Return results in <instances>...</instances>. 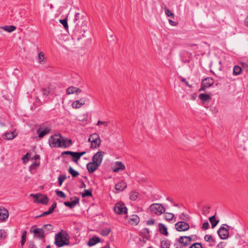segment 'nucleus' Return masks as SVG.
I'll return each instance as SVG.
<instances>
[{
  "label": "nucleus",
  "mask_w": 248,
  "mask_h": 248,
  "mask_svg": "<svg viewBox=\"0 0 248 248\" xmlns=\"http://www.w3.org/2000/svg\"><path fill=\"white\" fill-rule=\"evenodd\" d=\"M75 30L82 31L85 33L87 30V21L86 18L78 13L76 14L74 19Z\"/></svg>",
  "instance_id": "obj_1"
},
{
  "label": "nucleus",
  "mask_w": 248,
  "mask_h": 248,
  "mask_svg": "<svg viewBox=\"0 0 248 248\" xmlns=\"http://www.w3.org/2000/svg\"><path fill=\"white\" fill-rule=\"evenodd\" d=\"M67 234L65 232L61 231L56 234L55 237V244L58 247H62L69 244V240L67 238Z\"/></svg>",
  "instance_id": "obj_2"
},
{
  "label": "nucleus",
  "mask_w": 248,
  "mask_h": 248,
  "mask_svg": "<svg viewBox=\"0 0 248 248\" xmlns=\"http://www.w3.org/2000/svg\"><path fill=\"white\" fill-rule=\"evenodd\" d=\"M150 211L154 214L160 216L165 213V208L160 203H153L150 207Z\"/></svg>",
  "instance_id": "obj_3"
},
{
  "label": "nucleus",
  "mask_w": 248,
  "mask_h": 248,
  "mask_svg": "<svg viewBox=\"0 0 248 248\" xmlns=\"http://www.w3.org/2000/svg\"><path fill=\"white\" fill-rule=\"evenodd\" d=\"M88 141L91 142L92 148H97L101 144V140L99 135L96 133L91 134L88 139Z\"/></svg>",
  "instance_id": "obj_4"
},
{
  "label": "nucleus",
  "mask_w": 248,
  "mask_h": 248,
  "mask_svg": "<svg viewBox=\"0 0 248 248\" xmlns=\"http://www.w3.org/2000/svg\"><path fill=\"white\" fill-rule=\"evenodd\" d=\"M30 196L33 198L34 202L35 203L46 205L48 202V198L45 195L42 194H31Z\"/></svg>",
  "instance_id": "obj_5"
},
{
  "label": "nucleus",
  "mask_w": 248,
  "mask_h": 248,
  "mask_svg": "<svg viewBox=\"0 0 248 248\" xmlns=\"http://www.w3.org/2000/svg\"><path fill=\"white\" fill-rule=\"evenodd\" d=\"M61 135L60 134H55L51 136L49 140V144L52 147H59V144H61Z\"/></svg>",
  "instance_id": "obj_6"
},
{
  "label": "nucleus",
  "mask_w": 248,
  "mask_h": 248,
  "mask_svg": "<svg viewBox=\"0 0 248 248\" xmlns=\"http://www.w3.org/2000/svg\"><path fill=\"white\" fill-rule=\"evenodd\" d=\"M229 226L226 224H223L217 231V233L221 239H226L229 237Z\"/></svg>",
  "instance_id": "obj_7"
},
{
  "label": "nucleus",
  "mask_w": 248,
  "mask_h": 248,
  "mask_svg": "<svg viewBox=\"0 0 248 248\" xmlns=\"http://www.w3.org/2000/svg\"><path fill=\"white\" fill-rule=\"evenodd\" d=\"M114 210L118 214H122L126 213L127 209L124 203L119 202L116 204Z\"/></svg>",
  "instance_id": "obj_8"
},
{
  "label": "nucleus",
  "mask_w": 248,
  "mask_h": 248,
  "mask_svg": "<svg viewBox=\"0 0 248 248\" xmlns=\"http://www.w3.org/2000/svg\"><path fill=\"white\" fill-rule=\"evenodd\" d=\"M33 227L30 230V232L34 234V237L38 238L40 239H43L45 237V232L43 229L41 228H35L32 229Z\"/></svg>",
  "instance_id": "obj_9"
},
{
  "label": "nucleus",
  "mask_w": 248,
  "mask_h": 248,
  "mask_svg": "<svg viewBox=\"0 0 248 248\" xmlns=\"http://www.w3.org/2000/svg\"><path fill=\"white\" fill-rule=\"evenodd\" d=\"M175 226L178 232L186 231L189 229V225L185 221H179L175 224Z\"/></svg>",
  "instance_id": "obj_10"
},
{
  "label": "nucleus",
  "mask_w": 248,
  "mask_h": 248,
  "mask_svg": "<svg viewBox=\"0 0 248 248\" xmlns=\"http://www.w3.org/2000/svg\"><path fill=\"white\" fill-rule=\"evenodd\" d=\"M104 155V152L103 151H99L97 152L93 155L92 161L98 164L99 166H100L102 162Z\"/></svg>",
  "instance_id": "obj_11"
},
{
  "label": "nucleus",
  "mask_w": 248,
  "mask_h": 248,
  "mask_svg": "<svg viewBox=\"0 0 248 248\" xmlns=\"http://www.w3.org/2000/svg\"><path fill=\"white\" fill-rule=\"evenodd\" d=\"M178 241L184 247H186L189 245L192 242V238L187 236H180Z\"/></svg>",
  "instance_id": "obj_12"
},
{
  "label": "nucleus",
  "mask_w": 248,
  "mask_h": 248,
  "mask_svg": "<svg viewBox=\"0 0 248 248\" xmlns=\"http://www.w3.org/2000/svg\"><path fill=\"white\" fill-rule=\"evenodd\" d=\"M213 83L214 81L212 78H205L204 80H202V87L200 91H203L205 90V88L210 87L211 85H213Z\"/></svg>",
  "instance_id": "obj_13"
},
{
  "label": "nucleus",
  "mask_w": 248,
  "mask_h": 248,
  "mask_svg": "<svg viewBox=\"0 0 248 248\" xmlns=\"http://www.w3.org/2000/svg\"><path fill=\"white\" fill-rule=\"evenodd\" d=\"M72 144V140L67 138H64L61 136V144H59V147L67 148L71 146Z\"/></svg>",
  "instance_id": "obj_14"
},
{
  "label": "nucleus",
  "mask_w": 248,
  "mask_h": 248,
  "mask_svg": "<svg viewBox=\"0 0 248 248\" xmlns=\"http://www.w3.org/2000/svg\"><path fill=\"white\" fill-rule=\"evenodd\" d=\"M99 166H100L98 164L92 161L87 164V169L90 173H92L95 171Z\"/></svg>",
  "instance_id": "obj_15"
},
{
  "label": "nucleus",
  "mask_w": 248,
  "mask_h": 248,
  "mask_svg": "<svg viewBox=\"0 0 248 248\" xmlns=\"http://www.w3.org/2000/svg\"><path fill=\"white\" fill-rule=\"evenodd\" d=\"M50 129L49 127H40L38 131L37 134L38 135V137L40 138H42L44 137L46 134L49 133Z\"/></svg>",
  "instance_id": "obj_16"
},
{
  "label": "nucleus",
  "mask_w": 248,
  "mask_h": 248,
  "mask_svg": "<svg viewBox=\"0 0 248 248\" xmlns=\"http://www.w3.org/2000/svg\"><path fill=\"white\" fill-rule=\"evenodd\" d=\"M125 169V166L120 161H116L113 167V170L115 172H119L120 170H123Z\"/></svg>",
  "instance_id": "obj_17"
},
{
  "label": "nucleus",
  "mask_w": 248,
  "mask_h": 248,
  "mask_svg": "<svg viewBox=\"0 0 248 248\" xmlns=\"http://www.w3.org/2000/svg\"><path fill=\"white\" fill-rule=\"evenodd\" d=\"M56 206H57V203L56 202L53 203L52 204V205H51V206L49 208V209L47 211L44 212L42 214L36 216V217L37 218V217H42L46 216L48 215L52 214L55 208L56 207Z\"/></svg>",
  "instance_id": "obj_18"
},
{
  "label": "nucleus",
  "mask_w": 248,
  "mask_h": 248,
  "mask_svg": "<svg viewBox=\"0 0 248 248\" xmlns=\"http://www.w3.org/2000/svg\"><path fill=\"white\" fill-rule=\"evenodd\" d=\"M9 213L5 208H1L0 207V219L2 220H5L8 217Z\"/></svg>",
  "instance_id": "obj_19"
},
{
  "label": "nucleus",
  "mask_w": 248,
  "mask_h": 248,
  "mask_svg": "<svg viewBox=\"0 0 248 248\" xmlns=\"http://www.w3.org/2000/svg\"><path fill=\"white\" fill-rule=\"evenodd\" d=\"M126 186V184L124 181H121L116 184L115 188L117 191H123Z\"/></svg>",
  "instance_id": "obj_20"
},
{
  "label": "nucleus",
  "mask_w": 248,
  "mask_h": 248,
  "mask_svg": "<svg viewBox=\"0 0 248 248\" xmlns=\"http://www.w3.org/2000/svg\"><path fill=\"white\" fill-rule=\"evenodd\" d=\"M55 93L54 88L52 86L48 87L47 88L43 89V94L45 96H48Z\"/></svg>",
  "instance_id": "obj_21"
},
{
  "label": "nucleus",
  "mask_w": 248,
  "mask_h": 248,
  "mask_svg": "<svg viewBox=\"0 0 248 248\" xmlns=\"http://www.w3.org/2000/svg\"><path fill=\"white\" fill-rule=\"evenodd\" d=\"M159 231L161 233L166 235H168V232L167 231V228L166 226L162 223H159L158 225Z\"/></svg>",
  "instance_id": "obj_22"
},
{
  "label": "nucleus",
  "mask_w": 248,
  "mask_h": 248,
  "mask_svg": "<svg viewBox=\"0 0 248 248\" xmlns=\"http://www.w3.org/2000/svg\"><path fill=\"white\" fill-rule=\"evenodd\" d=\"M78 203H79V199H77L75 200H74L71 202H64V204L66 206L69 207L70 208H73Z\"/></svg>",
  "instance_id": "obj_23"
},
{
  "label": "nucleus",
  "mask_w": 248,
  "mask_h": 248,
  "mask_svg": "<svg viewBox=\"0 0 248 248\" xmlns=\"http://www.w3.org/2000/svg\"><path fill=\"white\" fill-rule=\"evenodd\" d=\"M100 241V239L98 237H93L90 239L89 241L88 242V245L89 246H93L97 243L99 242Z\"/></svg>",
  "instance_id": "obj_24"
},
{
  "label": "nucleus",
  "mask_w": 248,
  "mask_h": 248,
  "mask_svg": "<svg viewBox=\"0 0 248 248\" xmlns=\"http://www.w3.org/2000/svg\"><path fill=\"white\" fill-rule=\"evenodd\" d=\"M209 220L212 224L213 228H215L219 222V219H216V215L210 217Z\"/></svg>",
  "instance_id": "obj_25"
},
{
  "label": "nucleus",
  "mask_w": 248,
  "mask_h": 248,
  "mask_svg": "<svg viewBox=\"0 0 248 248\" xmlns=\"http://www.w3.org/2000/svg\"><path fill=\"white\" fill-rule=\"evenodd\" d=\"M140 221L139 217L136 215H133L130 217L129 222L132 224H138Z\"/></svg>",
  "instance_id": "obj_26"
},
{
  "label": "nucleus",
  "mask_w": 248,
  "mask_h": 248,
  "mask_svg": "<svg viewBox=\"0 0 248 248\" xmlns=\"http://www.w3.org/2000/svg\"><path fill=\"white\" fill-rule=\"evenodd\" d=\"M16 136L15 132H9L5 133L3 138L9 140L13 139Z\"/></svg>",
  "instance_id": "obj_27"
},
{
  "label": "nucleus",
  "mask_w": 248,
  "mask_h": 248,
  "mask_svg": "<svg viewBox=\"0 0 248 248\" xmlns=\"http://www.w3.org/2000/svg\"><path fill=\"white\" fill-rule=\"evenodd\" d=\"M170 246V241L166 239H164L161 241V248H169Z\"/></svg>",
  "instance_id": "obj_28"
},
{
  "label": "nucleus",
  "mask_w": 248,
  "mask_h": 248,
  "mask_svg": "<svg viewBox=\"0 0 248 248\" xmlns=\"http://www.w3.org/2000/svg\"><path fill=\"white\" fill-rule=\"evenodd\" d=\"M16 27L13 25L5 26L2 27V30L8 32H12L16 30Z\"/></svg>",
  "instance_id": "obj_29"
},
{
  "label": "nucleus",
  "mask_w": 248,
  "mask_h": 248,
  "mask_svg": "<svg viewBox=\"0 0 248 248\" xmlns=\"http://www.w3.org/2000/svg\"><path fill=\"white\" fill-rule=\"evenodd\" d=\"M179 219L181 220V221H187L189 219V216L185 213H182L179 215Z\"/></svg>",
  "instance_id": "obj_30"
},
{
  "label": "nucleus",
  "mask_w": 248,
  "mask_h": 248,
  "mask_svg": "<svg viewBox=\"0 0 248 248\" xmlns=\"http://www.w3.org/2000/svg\"><path fill=\"white\" fill-rule=\"evenodd\" d=\"M111 232V229L109 228H105L101 230L100 233L102 235L104 236H106L108 235V234Z\"/></svg>",
  "instance_id": "obj_31"
},
{
  "label": "nucleus",
  "mask_w": 248,
  "mask_h": 248,
  "mask_svg": "<svg viewBox=\"0 0 248 248\" xmlns=\"http://www.w3.org/2000/svg\"><path fill=\"white\" fill-rule=\"evenodd\" d=\"M199 98L203 101H206L211 99L210 95L204 93H201L199 96Z\"/></svg>",
  "instance_id": "obj_32"
},
{
  "label": "nucleus",
  "mask_w": 248,
  "mask_h": 248,
  "mask_svg": "<svg viewBox=\"0 0 248 248\" xmlns=\"http://www.w3.org/2000/svg\"><path fill=\"white\" fill-rule=\"evenodd\" d=\"M174 214L171 213H165L164 218L169 221L172 220L174 217Z\"/></svg>",
  "instance_id": "obj_33"
},
{
  "label": "nucleus",
  "mask_w": 248,
  "mask_h": 248,
  "mask_svg": "<svg viewBox=\"0 0 248 248\" xmlns=\"http://www.w3.org/2000/svg\"><path fill=\"white\" fill-rule=\"evenodd\" d=\"M45 59V58L44 53L42 52H39L38 56V62L40 64L44 63Z\"/></svg>",
  "instance_id": "obj_34"
},
{
  "label": "nucleus",
  "mask_w": 248,
  "mask_h": 248,
  "mask_svg": "<svg viewBox=\"0 0 248 248\" xmlns=\"http://www.w3.org/2000/svg\"><path fill=\"white\" fill-rule=\"evenodd\" d=\"M241 68L237 65L234 66L233 70V74L234 75H239L241 73Z\"/></svg>",
  "instance_id": "obj_35"
},
{
  "label": "nucleus",
  "mask_w": 248,
  "mask_h": 248,
  "mask_svg": "<svg viewBox=\"0 0 248 248\" xmlns=\"http://www.w3.org/2000/svg\"><path fill=\"white\" fill-rule=\"evenodd\" d=\"M68 172L74 177H76L79 175V173L74 170L71 167L69 168Z\"/></svg>",
  "instance_id": "obj_36"
},
{
  "label": "nucleus",
  "mask_w": 248,
  "mask_h": 248,
  "mask_svg": "<svg viewBox=\"0 0 248 248\" xmlns=\"http://www.w3.org/2000/svg\"><path fill=\"white\" fill-rule=\"evenodd\" d=\"M165 12L166 15L168 17H171L172 18H174V15L173 13L171 12V11H170L169 9H168L166 7L164 8Z\"/></svg>",
  "instance_id": "obj_37"
},
{
  "label": "nucleus",
  "mask_w": 248,
  "mask_h": 248,
  "mask_svg": "<svg viewBox=\"0 0 248 248\" xmlns=\"http://www.w3.org/2000/svg\"><path fill=\"white\" fill-rule=\"evenodd\" d=\"M72 106L74 108H78L82 106L78 100H76L73 102Z\"/></svg>",
  "instance_id": "obj_38"
},
{
  "label": "nucleus",
  "mask_w": 248,
  "mask_h": 248,
  "mask_svg": "<svg viewBox=\"0 0 248 248\" xmlns=\"http://www.w3.org/2000/svg\"><path fill=\"white\" fill-rule=\"evenodd\" d=\"M66 178V176L65 175H60V176H59V177L58 178V180L59 185L60 186L62 185V183L65 180Z\"/></svg>",
  "instance_id": "obj_39"
},
{
  "label": "nucleus",
  "mask_w": 248,
  "mask_h": 248,
  "mask_svg": "<svg viewBox=\"0 0 248 248\" xmlns=\"http://www.w3.org/2000/svg\"><path fill=\"white\" fill-rule=\"evenodd\" d=\"M92 190L89 189H85L84 190V192L82 193V197H85L88 196H92Z\"/></svg>",
  "instance_id": "obj_40"
},
{
  "label": "nucleus",
  "mask_w": 248,
  "mask_h": 248,
  "mask_svg": "<svg viewBox=\"0 0 248 248\" xmlns=\"http://www.w3.org/2000/svg\"><path fill=\"white\" fill-rule=\"evenodd\" d=\"M75 91H76V87L71 86L67 89L66 93L68 94H73L74 93H75Z\"/></svg>",
  "instance_id": "obj_41"
},
{
  "label": "nucleus",
  "mask_w": 248,
  "mask_h": 248,
  "mask_svg": "<svg viewBox=\"0 0 248 248\" xmlns=\"http://www.w3.org/2000/svg\"><path fill=\"white\" fill-rule=\"evenodd\" d=\"M139 196V193L136 192H132L130 194V198L131 200L135 201Z\"/></svg>",
  "instance_id": "obj_42"
},
{
  "label": "nucleus",
  "mask_w": 248,
  "mask_h": 248,
  "mask_svg": "<svg viewBox=\"0 0 248 248\" xmlns=\"http://www.w3.org/2000/svg\"><path fill=\"white\" fill-rule=\"evenodd\" d=\"M26 235H27V232L26 231H24L22 235V240L21 241V245H24L26 241Z\"/></svg>",
  "instance_id": "obj_43"
},
{
  "label": "nucleus",
  "mask_w": 248,
  "mask_h": 248,
  "mask_svg": "<svg viewBox=\"0 0 248 248\" xmlns=\"http://www.w3.org/2000/svg\"><path fill=\"white\" fill-rule=\"evenodd\" d=\"M60 22L63 26L64 28L65 29H67L68 28V26L67 24V19L65 18L63 19H60Z\"/></svg>",
  "instance_id": "obj_44"
},
{
  "label": "nucleus",
  "mask_w": 248,
  "mask_h": 248,
  "mask_svg": "<svg viewBox=\"0 0 248 248\" xmlns=\"http://www.w3.org/2000/svg\"><path fill=\"white\" fill-rule=\"evenodd\" d=\"M55 192L58 197L64 198L65 197V194L62 191L56 190Z\"/></svg>",
  "instance_id": "obj_45"
},
{
  "label": "nucleus",
  "mask_w": 248,
  "mask_h": 248,
  "mask_svg": "<svg viewBox=\"0 0 248 248\" xmlns=\"http://www.w3.org/2000/svg\"><path fill=\"white\" fill-rule=\"evenodd\" d=\"M204 240L207 242H214L215 240L211 235H206L204 236Z\"/></svg>",
  "instance_id": "obj_46"
},
{
  "label": "nucleus",
  "mask_w": 248,
  "mask_h": 248,
  "mask_svg": "<svg viewBox=\"0 0 248 248\" xmlns=\"http://www.w3.org/2000/svg\"><path fill=\"white\" fill-rule=\"evenodd\" d=\"M189 248H203L201 243H195L192 244Z\"/></svg>",
  "instance_id": "obj_47"
},
{
  "label": "nucleus",
  "mask_w": 248,
  "mask_h": 248,
  "mask_svg": "<svg viewBox=\"0 0 248 248\" xmlns=\"http://www.w3.org/2000/svg\"><path fill=\"white\" fill-rule=\"evenodd\" d=\"M109 124V122L108 121H101L99 120L96 124L97 125L100 124H103L104 126H107Z\"/></svg>",
  "instance_id": "obj_48"
},
{
  "label": "nucleus",
  "mask_w": 248,
  "mask_h": 248,
  "mask_svg": "<svg viewBox=\"0 0 248 248\" xmlns=\"http://www.w3.org/2000/svg\"><path fill=\"white\" fill-rule=\"evenodd\" d=\"M6 237V232L3 230H0V239Z\"/></svg>",
  "instance_id": "obj_49"
},
{
  "label": "nucleus",
  "mask_w": 248,
  "mask_h": 248,
  "mask_svg": "<svg viewBox=\"0 0 248 248\" xmlns=\"http://www.w3.org/2000/svg\"><path fill=\"white\" fill-rule=\"evenodd\" d=\"M78 100L79 102V103L82 106H83L85 104V102L87 100V99L86 97H83Z\"/></svg>",
  "instance_id": "obj_50"
},
{
  "label": "nucleus",
  "mask_w": 248,
  "mask_h": 248,
  "mask_svg": "<svg viewBox=\"0 0 248 248\" xmlns=\"http://www.w3.org/2000/svg\"><path fill=\"white\" fill-rule=\"evenodd\" d=\"M147 224L148 225H152L155 223V220L153 218H150V219L147 221Z\"/></svg>",
  "instance_id": "obj_51"
},
{
  "label": "nucleus",
  "mask_w": 248,
  "mask_h": 248,
  "mask_svg": "<svg viewBox=\"0 0 248 248\" xmlns=\"http://www.w3.org/2000/svg\"><path fill=\"white\" fill-rule=\"evenodd\" d=\"M71 155L73 157V158H80L78 155V152H73Z\"/></svg>",
  "instance_id": "obj_52"
},
{
  "label": "nucleus",
  "mask_w": 248,
  "mask_h": 248,
  "mask_svg": "<svg viewBox=\"0 0 248 248\" xmlns=\"http://www.w3.org/2000/svg\"><path fill=\"white\" fill-rule=\"evenodd\" d=\"M209 228V224L208 222H206L203 223L202 228L204 229H208Z\"/></svg>",
  "instance_id": "obj_53"
},
{
  "label": "nucleus",
  "mask_w": 248,
  "mask_h": 248,
  "mask_svg": "<svg viewBox=\"0 0 248 248\" xmlns=\"http://www.w3.org/2000/svg\"><path fill=\"white\" fill-rule=\"evenodd\" d=\"M38 166V164L37 163H34L31 165L30 167V170H33L36 167Z\"/></svg>",
  "instance_id": "obj_54"
},
{
  "label": "nucleus",
  "mask_w": 248,
  "mask_h": 248,
  "mask_svg": "<svg viewBox=\"0 0 248 248\" xmlns=\"http://www.w3.org/2000/svg\"><path fill=\"white\" fill-rule=\"evenodd\" d=\"M30 154L29 153H27L23 157V160L24 162H25V159H27V160L29 159Z\"/></svg>",
  "instance_id": "obj_55"
},
{
  "label": "nucleus",
  "mask_w": 248,
  "mask_h": 248,
  "mask_svg": "<svg viewBox=\"0 0 248 248\" xmlns=\"http://www.w3.org/2000/svg\"><path fill=\"white\" fill-rule=\"evenodd\" d=\"M181 81L183 82H184L186 83V86L188 87H191L190 85L189 84V83H188L187 81H186V79L184 78H181Z\"/></svg>",
  "instance_id": "obj_56"
},
{
  "label": "nucleus",
  "mask_w": 248,
  "mask_h": 248,
  "mask_svg": "<svg viewBox=\"0 0 248 248\" xmlns=\"http://www.w3.org/2000/svg\"><path fill=\"white\" fill-rule=\"evenodd\" d=\"M169 22L170 24L172 26H175L177 25V23L176 22H174L173 21L171 20V19H169Z\"/></svg>",
  "instance_id": "obj_57"
},
{
  "label": "nucleus",
  "mask_w": 248,
  "mask_h": 248,
  "mask_svg": "<svg viewBox=\"0 0 248 248\" xmlns=\"http://www.w3.org/2000/svg\"><path fill=\"white\" fill-rule=\"evenodd\" d=\"M88 119V115L87 114H85L83 116V118H81V119H79V120H81V121H86Z\"/></svg>",
  "instance_id": "obj_58"
},
{
  "label": "nucleus",
  "mask_w": 248,
  "mask_h": 248,
  "mask_svg": "<svg viewBox=\"0 0 248 248\" xmlns=\"http://www.w3.org/2000/svg\"><path fill=\"white\" fill-rule=\"evenodd\" d=\"M189 237L192 238V241H196L197 239V236L196 235H192Z\"/></svg>",
  "instance_id": "obj_59"
},
{
  "label": "nucleus",
  "mask_w": 248,
  "mask_h": 248,
  "mask_svg": "<svg viewBox=\"0 0 248 248\" xmlns=\"http://www.w3.org/2000/svg\"><path fill=\"white\" fill-rule=\"evenodd\" d=\"M73 152L71 151H65L62 153V155H71Z\"/></svg>",
  "instance_id": "obj_60"
},
{
  "label": "nucleus",
  "mask_w": 248,
  "mask_h": 248,
  "mask_svg": "<svg viewBox=\"0 0 248 248\" xmlns=\"http://www.w3.org/2000/svg\"><path fill=\"white\" fill-rule=\"evenodd\" d=\"M45 228L50 230L52 229V225L50 224H46L45 225Z\"/></svg>",
  "instance_id": "obj_61"
},
{
  "label": "nucleus",
  "mask_w": 248,
  "mask_h": 248,
  "mask_svg": "<svg viewBox=\"0 0 248 248\" xmlns=\"http://www.w3.org/2000/svg\"><path fill=\"white\" fill-rule=\"evenodd\" d=\"M86 154V152H78V155H79V158L80 157Z\"/></svg>",
  "instance_id": "obj_62"
},
{
  "label": "nucleus",
  "mask_w": 248,
  "mask_h": 248,
  "mask_svg": "<svg viewBox=\"0 0 248 248\" xmlns=\"http://www.w3.org/2000/svg\"><path fill=\"white\" fill-rule=\"evenodd\" d=\"M81 90L80 89L76 87L75 93L78 94V93H81Z\"/></svg>",
  "instance_id": "obj_63"
},
{
  "label": "nucleus",
  "mask_w": 248,
  "mask_h": 248,
  "mask_svg": "<svg viewBox=\"0 0 248 248\" xmlns=\"http://www.w3.org/2000/svg\"><path fill=\"white\" fill-rule=\"evenodd\" d=\"M223 242H221L219 244H218L217 247L218 248H223Z\"/></svg>",
  "instance_id": "obj_64"
}]
</instances>
